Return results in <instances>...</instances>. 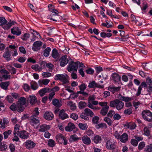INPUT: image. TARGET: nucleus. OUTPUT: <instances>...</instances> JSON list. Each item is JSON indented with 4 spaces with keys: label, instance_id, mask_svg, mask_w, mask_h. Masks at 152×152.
I'll return each instance as SVG.
<instances>
[{
    "label": "nucleus",
    "instance_id": "obj_18",
    "mask_svg": "<svg viewBox=\"0 0 152 152\" xmlns=\"http://www.w3.org/2000/svg\"><path fill=\"white\" fill-rule=\"evenodd\" d=\"M3 56L7 61H9L11 59L10 52L7 48L6 49V51L3 54Z\"/></svg>",
    "mask_w": 152,
    "mask_h": 152
},
{
    "label": "nucleus",
    "instance_id": "obj_24",
    "mask_svg": "<svg viewBox=\"0 0 152 152\" xmlns=\"http://www.w3.org/2000/svg\"><path fill=\"white\" fill-rule=\"evenodd\" d=\"M118 98L121 100L125 102H128L131 101L132 99V98H129L128 97H125L119 94L118 96Z\"/></svg>",
    "mask_w": 152,
    "mask_h": 152
},
{
    "label": "nucleus",
    "instance_id": "obj_36",
    "mask_svg": "<svg viewBox=\"0 0 152 152\" xmlns=\"http://www.w3.org/2000/svg\"><path fill=\"white\" fill-rule=\"evenodd\" d=\"M10 109L13 111L17 110L18 112L20 113L22 111H20L18 110V108H17V104L16 105L15 103H13L10 107Z\"/></svg>",
    "mask_w": 152,
    "mask_h": 152
},
{
    "label": "nucleus",
    "instance_id": "obj_21",
    "mask_svg": "<svg viewBox=\"0 0 152 152\" xmlns=\"http://www.w3.org/2000/svg\"><path fill=\"white\" fill-rule=\"evenodd\" d=\"M51 92L50 89L45 88L42 89L39 91V94L41 96H42L44 95L45 93H49Z\"/></svg>",
    "mask_w": 152,
    "mask_h": 152
},
{
    "label": "nucleus",
    "instance_id": "obj_58",
    "mask_svg": "<svg viewBox=\"0 0 152 152\" xmlns=\"http://www.w3.org/2000/svg\"><path fill=\"white\" fill-rule=\"evenodd\" d=\"M131 143L134 146H136L137 145L138 142L136 140L132 139L131 141Z\"/></svg>",
    "mask_w": 152,
    "mask_h": 152
},
{
    "label": "nucleus",
    "instance_id": "obj_61",
    "mask_svg": "<svg viewBox=\"0 0 152 152\" xmlns=\"http://www.w3.org/2000/svg\"><path fill=\"white\" fill-rule=\"evenodd\" d=\"M10 148L11 152H14L15 150V147L12 144H10L9 145Z\"/></svg>",
    "mask_w": 152,
    "mask_h": 152
},
{
    "label": "nucleus",
    "instance_id": "obj_7",
    "mask_svg": "<svg viewBox=\"0 0 152 152\" xmlns=\"http://www.w3.org/2000/svg\"><path fill=\"white\" fill-rule=\"evenodd\" d=\"M68 75L66 74L65 75L58 74L55 76L54 79L55 80H59L64 83H66L68 82Z\"/></svg>",
    "mask_w": 152,
    "mask_h": 152
},
{
    "label": "nucleus",
    "instance_id": "obj_57",
    "mask_svg": "<svg viewBox=\"0 0 152 152\" xmlns=\"http://www.w3.org/2000/svg\"><path fill=\"white\" fill-rule=\"evenodd\" d=\"M7 148V146L5 144L2 145L1 143H0V150L1 151L5 150Z\"/></svg>",
    "mask_w": 152,
    "mask_h": 152
},
{
    "label": "nucleus",
    "instance_id": "obj_22",
    "mask_svg": "<svg viewBox=\"0 0 152 152\" xmlns=\"http://www.w3.org/2000/svg\"><path fill=\"white\" fill-rule=\"evenodd\" d=\"M75 128V126L74 124L69 123L67 126L66 127L65 130L67 131H71L73 129Z\"/></svg>",
    "mask_w": 152,
    "mask_h": 152
},
{
    "label": "nucleus",
    "instance_id": "obj_32",
    "mask_svg": "<svg viewBox=\"0 0 152 152\" xmlns=\"http://www.w3.org/2000/svg\"><path fill=\"white\" fill-rule=\"evenodd\" d=\"M7 21L5 19V18L3 17H0V26L4 27L7 24Z\"/></svg>",
    "mask_w": 152,
    "mask_h": 152
},
{
    "label": "nucleus",
    "instance_id": "obj_27",
    "mask_svg": "<svg viewBox=\"0 0 152 152\" xmlns=\"http://www.w3.org/2000/svg\"><path fill=\"white\" fill-rule=\"evenodd\" d=\"M40 128L39 129V131L40 132H44L49 129L50 128L49 125L45 124H43L40 126Z\"/></svg>",
    "mask_w": 152,
    "mask_h": 152
},
{
    "label": "nucleus",
    "instance_id": "obj_12",
    "mask_svg": "<svg viewBox=\"0 0 152 152\" xmlns=\"http://www.w3.org/2000/svg\"><path fill=\"white\" fill-rule=\"evenodd\" d=\"M25 145L27 149H30L34 147L35 144L32 141L28 140L25 142Z\"/></svg>",
    "mask_w": 152,
    "mask_h": 152
},
{
    "label": "nucleus",
    "instance_id": "obj_34",
    "mask_svg": "<svg viewBox=\"0 0 152 152\" xmlns=\"http://www.w3.org/2000/svg\"><path fill=\"white\" fill-rule=\"evenodd\" d=\"M15 23L14 21L10 20L6 26L4 27V28L5 29H8L10 28L11 26L14 25Z\"/></svg>",
    "mask_w": 152,
    "mask_h": 152
},
{
    "label": "nucleus",
    "instance_id": "obj_11",
    "mask_svg": "<svg viewBox=\"0 0 152 152\" xmlns=\"http://www.w3.org/2000/svg\"><path fill=\"white\" fill-rule=\"evenodd\" d=\"M42 44V42L40 41H36L33 45L32 49L34 51H37L40 49V47Z\"/></svg>",
    "mask_w": 152,
    "mask_h": 152
},
{
    "label": "nucleus",
    "instance_id": "obj_50",
    "mask_svg": "<svg viewBox=\"0 0 152 152\" xmlns=\"http://www.w3.org/2000/svg\"><path fill=\"white\" fill-rule=\"evenodd\" d=\"M146 152H151L152 151V147L151 144L149 145L146 146V148L144 150Z\"/></svg>",
    "mask_w": 152,
    "mask_h": 152
},
{
    "label": "nucleus",
    "instance_id": "obj_40",
    "mask_svg": "<svg viewBox=\"0 0 152 152\" xmlns=\"http://www.w3.org/2000/svg\"><path fill=\"white\" fill-rule=\"evenodd\" d=\"M80 118L85 120L88 121L89 120V118L86 114L84 112L81 113L80 115Z\"/></svg>",
    "mask_w": 152,
    "mask_h": 152
},
{
    "label": "nucleus",
    "instance_id": "obj_37",
    "mask_svg": "<svg viewBox=\"0 0 152 152\" xmlns=\"http://www.w3.org/2000/svg\"><path fill=\"white\" fill-rule=\"evenodd\" d=\"M31 68L36 71H41L42 68V66L40 67L38 64L33 65L31 66Z\"/></svg>",
    "mask_w": 152,
    "mask_h": 152
},
{
    "label": "nucleus",
    "instance_id": "obj_30",
    "mask_svg": "<svg viewBox=\"0 0 152 152\" xmlns=\"http://www.w3.org/2000/svg\"><path fill=\"white\" fill-rule=\"evenodd\" d=\"M109 108V106H106L104 107H103L100 111V114L103 116L106 115L108 111Z\"/></svg>",
    "mask_w": 152,
    "mask_h": 152
},
{
    "label": "nucleus",
    "instance_id": "obj_52",
    "mask_svg": "<svg viewBox=\"0 0 152 152\" xmlns=\"http://www.w3.org/2000/svg\"><path fill=\"white\" fill-rule=\"evenodd\" d=\"M48 144L49 146L53 147L55 145V142L53 140L50 139L48 141Z\"/></svg>",
    "mask_w": 152,
    "mask_h": 152
},
{
    "label": "nucleus",
    "instance_id": "obj_28",
    "mask_svg": "<svg viewBox=\"0 0 152 152\" xmlns=\"http://www.w3.org/2000/svg\"><path fill=\"white\" fill-rule=\"evenodd\" d=\"M10 84L9 81L2 82L0 83V86L3 89L5 90H7L8 87Z\"/></svg>",
    "mask_w": 152,
    "mask_h": 152
},
{
    "label": "nucleus",
    "instance_id": "obj_44",
    "mask_svg": "<svg viewBox=\"0 0 152 152\" xmlns=\"http://www.w3.org/2000/svg\"><path fill=\"white\" fill-rule=\"evenodd\" d=\"M79 128L82 130H85L88 127L87 126L86 124H83L81 123H80L78 125Z\"/></svg>",
    "mask_w": 152,
    "mask_h": 152
},
{
    "label": "nucleus",
    "instance_id": "obj_13",
    "mask_svg": "<svg viewBox=\"0 0 152 152\" xmlns=\"http://www.w3.org/2000/svg\"><path fill=\"white\" fill-rule=\"evenodd\" d=\"M18 135L23 139H26L29 136V134L26 131L23 130L18 133Z\"/></svg>",
    "mask_w": 152,
    "mask_h": 152
},
{
    "label": "nucleus",
    "instance_id": "obj_56",
    "mask_svg": "<svg viewBox=\"0 0 152 152\" xmlns=\"http://www.w3.org/2000/svg\"><path fill=\"white\" fill-rule=\"evenodd\" d=\"M19 126L17 124L15 125L14 129V134L15 135L17 134V132H18Z\"/></svg>",
    "mask_w": 152,
    "mask_h": 152
},
{
    "label": "nucleus",
    "instance_id": "obj_31",
    "mask_svg": "<svg viewBox=\"0 0 152 152\" xmlns=\"http://www.w3.org/2000/svg\"><path fill=\"white\" fill-rule=\"evenodd\" d=\"M53 104L55 106L59 107L61 105V101L56 99H54L52 101Z\"/></svg>",
    "mask_w": 152,
    "mask_h": 152
},
{
    "label": "nucleus",
    "instance_id": "obj_3",
    "mask_svg": "<svg viewBox=\"0 0 152 152\" xmlns=\"http://www.w3.org/2000/svg\"><path fill=\"white\" fill-rule=\"evenodd\" d=\"M95 99V96H90L88 98V106L90 108L96 110H99L100 108L94 106V105H97L99 104L98 101L94 100Z\"/></svg>",
    "mask_w": 152,
    "mask_h": 152
},
{
    "label": "nucleus",
    "instance_id": "obj_19",
    "mask_svg": "<svg viewBox=\"0 0 152 152\" xmlns=\"http://www.w3.org/2000/svg\"><path fill=\"white\" fill-rule=\"evenodd\" d=\"M88 87L90 88L98 87L102 88L103 87V86H101L99 84L96 83L94 81H93L91 82L90 83L88 86Z\"/></svg>",
    "mask_w": 152,
    "mask_h": 152
},
{
    "label": "nucleus",
    "instance_id": "obj_1",
    "mask_svg": "<svg viewBox=\"0 0 152 152\" xmlns=\"http://www.w3.org/2000/svg\"><path fill=\"white\" fill-rule=\"evenodd\" d=\"M142 87L147 88L148 91L150 93H152V81L149 77L146 78V82L145 81L142 82L139 87L137 93L136 94L137 96H139L140 94Z\"/></svg>",
    "mask_w": 152,
    "mask_h": 152
},
{
    "label": "nucleus",
    "instance_id": "obj_38",
    "mask_svg": "<svg viewBox=\"0 0 152 152\" xmlns=\"http://www.w3.org/2000/svg\"><path fill=\"white\" fill-rule=\"evenodd\" d=\"M31 88L33 90H36L38 87L37 83L34 81L31 82Z\"/></svg>",
    "mask_w": 152,
    "mask_h": 152
},
{
    "label": "nucleus",
    "instance_id": "obj_43",
    "mask_svg": "<svg viewBox=\"0 0 152 152\" xmlns=\"http://www.w3.org/2000/svg\"><path fill=\"white\" fill-rule=\"evenodd\" d=\"M143 131L144 132V134L147 136H149L150 135V131L149 129L147 127H144Z\"/></svg>",
    "mask_w": 152,
    "mask_h": 152
},
{
    "label": "nucleus",
    "instance_id": "obj_62",
    "mask_svg": "<svg viewBox=\"0 0 152 152\" xmlns=\"http://www.w3.org/2000/svg\"><path fill=\"white\" fill-rule=\"evenodd\" d=\"M55 93L54 92L52 91L49 94L48 98L49 100L51 101L52 100L54 95H55Z\"/></svg>",
    "mask_w": 152,
    "mask_h": 152
},
{
    "label": "nucleus",
    "instance_id": "obj_14",
    "mask_svg": "<svg viewBox=\"0 0 152 152\" xmlns=\"http://www.w3.org/2000/svg\"><path fill=\"white\" fill-rule=\"evenodd\" d=\"M44 118L45 119L49 121L52 120L54 118V115L51 112L47 111L44 114Z\"/></svg>",
    "mask_w": 152,
    "mask_h": 152
},
{
    "label": "nucleus",
    "instance_id": "obj_59",
    "mask_svg": "<svg viewBox=\"0 0 152 152\" xmlns=\"http://www.w3.org/2000/svg\"><path fill=\"white\" fill-rule=\"evenodd\" d=\"M119 31L121 32L120 34V35L122 37V38H121V40L123 41H125V40L124 39V31H123L121 30H120Z\"/></svg>",
    "mask_w": 152,
    "mask_h": 152
},
{
    "label": "nucleus",
    "instance_id": "obj_26",
    "mask_svg": "<svg viewBox=\"0 0 152 152\" xmlns=\"http://www.w3.org/2000/svg\"><path fill=\"white\" fill-rule=\"evenodd\" d=\"M56 138L58 142L60 144H62L64 141L65 137L62 134H58L56 135Z\"/></svg>",
    "mask_w": 152,
    "mask_h": 152
},
{
    "label": "nucleus",
    "instance_id": "obj_9",
    "mask_svg": "<svg viewBox=\"0 0 152 152\" xmlns=\"http://www.w3.org/2000/svg\"><path fill=\"white\" fill-rule=\"evenodd\" d=\"M39 123V118L35 115H32L30 117V123L33 126L37 125Z\"/></svg>",
    "mask_w": 152,
    "mask_h": 152
},
{
    "label": "nucleus",
    "instance_id": "obj_63",
    "mask_svg": "<svg viewBox=\"0 0 152 152\" xmlns=\"http://www.w3.org/2000/svg\"><path fill=\"white\" fill-rule=\"evenodd\" d=\"M86 72L88 74H92L94 72V70L91 68H89L86 71Z\"/></svg>",
    "mask_w": 152,
    "mask_h": 152
},
{
    "label": "nucleus",
    "instance_id": "obj_42",
    "mask_svg": "<svg viewBox=\"0 0 152 152\" xmlns=\"http://www.w3.org/2000/svg\"><path fill=\"white\" fill-rule=\"evenodd\" d=\"M51 51L50 48L48 47L46 48L44 50L43 55L45 57H48L49 56L50 52Z\"/></svg>",
    "mask_w": 152,
    "mask_h": 152
},
{
    "label": "nucleus",
    "instance_id": "obj_6",
    "mask_svg": "<svg viewBox=\"0 0 152 152\" xmlns=\"http://www.w3.org/2000/svg\"><path fill=\"white\" fill-rule=\"evenodd\" d=\"M78 63H79V61H77L76 62H74L73 61H71L69 63V65L67 67V70L69 72L74 71H77Z\"/></svg>",
    "mask_w": 152,
    "mask_h": 152
},
{
    "label": "nucleus",
    "instance_id": "obj_55",
    "mask_svg": "<svg viewBox=\"0 0 152 152\" xmlns=\"http://www.w3.org/2000/svg\"><path fill=\"white\" fill-rule=\"evenodd\" d=\"M104 120L107 123L109 126H111V125L112 121H111V120L108 118L107 117H105L104 119Z\"/></svg>",
    "mask_w": 152,
    "mask_h": 152
},
{
    "label": "nucleus",
    "instance_id": "obj_60",
    "mask_svg": "<svg viewBox=\"0 0 152 152\" xmlns=\"http://www.w3.org/2000/svg\"><path fill=\"white\" fill-rule=\"evenodd\" d=\"M145 146V142H143L140 143L138 145V149L140 150L142 149Z\"/></svg>",
    "mask_w": 152,
    "mask_h": 152
},
{
    "label": "nucleus",
    "instance_id": "obj_53",
    "mask_svg": "<svg viewBox=\"0 0 152 152\" xmlns=\"http://www.w3.org/2000/svg\"><path fill=\"white\" fill-rule=\"evenodd\" d=\"M70 118L75 120H76L78 119V115L75 113H72L70 115Z\"/></svg>",
    "mask_w": 152,
    "mask_h": 152
},
{
    "label": "nucleus",
    "instance_id": "obj_51",
    "mask_svg": "<svg viewBox=\"0 0 152 152\" xmlns=\"http://www.w3.org/2000/svg\"><path fill=\"white\" fill-rule=\"evenodd\" d=\"M79 88L80 91H84L86 88V85L84 84L83 83L80 85L79 86Z\"/></svg>",
    "mask_w": 152,
    "mask_h": 152
},
{
    "label": "nucleus",
    "instance_id": "obj_35",
    "mask_svg": "<svg viewBox=\"0 0 152 152\" xmlns=\"http://www.w3.org/2000/svg\"><path fill=\"white\" fill-rule=\"evenodd\" d=\"M79 139V138L77 137V135L76 134H73L70 136L69 139V141L70 142H73L77 141Z\"/></svg>",
    "mask_w": 152,
    "mask_h": 152
},
{
    "label": "nucleus",
    "instance_id": "obj_46",
    "mask_svg": "<svg viewBox=\"0 0 152 152\" xmlns=\"http://www.w3.org/2000/svg\"><path fill=\"white\" fill-rule=\"evenodd\" d=\"M12 132L11 130H9L7 131L4 132L3 133L4 137L5 139H7Z\"/></svg>",
    "mask_w": 152,
    "mask_h": 152
},
{
    "label": "nucleus",
    "instance_id": "obj_33",
    "mask_svg": "<svg viewBox=\"0 0 152 152\" xmlns=\"http://www.w3.org/2000/svg\"><path fill=\"white\" fill-rule=\"evenodd\" d=\"M84 112L87 115L92 117L94 115V113L91 110L88 108H86L84 110Z\"/></svg>",
    "mask_w": 152,
    "mask_h": 152
},
{
    "label": "nucleus",
    "instance_id": "obj_25",
    "mask_svg": "<svg viewBox=\"0 0 152 152\" xmlns=\"http://www.w3.org/2000/svg\"><path fill=\"white\" fill-rule=\"evenodd\" d=\"M120 139L122 142H126L128 139V137L127 134L126 133H124L120 136Z\"/></svg>",
    "mask_w": 152,
    "mask_h": 152
},
{
    "label": "nucleus",
    "instance_id": "obj_23",
    "mask_svg": "<svg viewBox=\"0 0 152 152\" xmlns=\"http://www.w3.org/2000/svg\"><path fill=\"white\" fill-rule=\"evenodd\" d=\"M11 32L14 34L19 35L21 34V31L18 27L12 28L11 29Z\"/></svg>",
    "mask_w": 152,
    "mask_h": 152
},
{
    "label": "nucleus",
    "instance_id": "obj_17",
    "mask_svg": "<svg viewBox=\"0 0 152 152\" xmlns=\"http://www.w3.org/2000/svg\"><path fill=\"white\" fill-rule=\"evenodd\" d=\"M27 101L31 104L33 105L37 102V98L34 95H30L27 98Z\"/></svg>",
    "mask_w": 152,
    "mask_h": 152
},
{
    "label": "nucleus",
    "instance_id": "obj_41",
    "mask_svg": "<svg viewBox=\"0 0 152 152\" xmlns=\"http://www.w3.org/2000/svg\"><path fill=\"white\" fill-rule=\"evenodd\" d=\"M101 137L99 135H96L94 138V141L96 144L101 142Z\"/></svg>",
    "mask_w": 152,
    "mask_h": 152
},
{
    "label": "nucleus",
    "instance_id": "obj_20",
    "mask_svg": "<svg viewBox=\"0 0 152 152\" xmlns=\"http://www.w3.org/2000/svg\"><path fill=\"white\" fill-rule=\"evenodd\" d=\"M82 140L83 143L87 145H89L91 143L90 138L87 136H84L82 137Z\"/></svg>",
    "mask_w": 152,
    "mask_h": 152
},
{
    "label": "nucleus",
    "instance_id": "obj_8",
    "mask_svg": "<svg viewBox=\"0 0 152 152\" xmlns=\"http://www.w3.org/2000/svg\"><path fill=\"white\" fill-rule=\"evenodd\" d=\"M116 142H114L113 143L110 140H109L107 141L105 147L107 149L109 150L115 149L116 147Z\"/></svg>",
    "mask_w": 152,
    "mask_h": 152
},
{
    "label": "nucleus",
    "instance_id": "obj_29",
    "mask_svg": "<svg viewBox=\"0 0 152 152\" xmlns=\"http://www.w3.org/2000/svg\"><path fill=\"white\" fill-rule=\"evenodd\" d=\"M121 87L118 86L117 87H115L114 86H109L108 88V90L111 92L115 93L119 91Z\"/></svg>",
    "mask_w": 152,
    "mask_h": 152
},
{
    "label": "nucleus",
    "instance_id": "obj_47",
    "mask_svg": "<svg viewBox=\"0 0 152 152\" xmlns=\"http://www.w3.org/2000/svg\"><path fill=\"white\" fill-rule=\"evenodd\" d=\"M132 109L131 108H128L125 109L124 111V113L126 115H130L132 113Z\"/></svg>",
    "mask_w": 152,
    "mask_h": 152
},
{
    "label": "nucleus",
    "instance_id": "obj_2",
    "mask_svg": "<svg viewBox=\"0 0 152 152\" xmlns=\"http://www.w3.org/2000/svg\"><path fill=\"white\" fill-rule=\"evenodd\" d=\"M118 99L111 101L110 102V107L116 108L118 110H120L124 107V104Z\"/></svg>",
    "mask_w": 152,
    "mask_h": 152
},
{
    "label": "nucleus",
    "instance_id": "obj_49",
    "mask_svg": "<svg viewBox=\"0 0 152 152\" xmlns=\"http://www.w3.org/2000/svg\"><path fill=\"white\" fill-rule=\"evenodd\" d=\"M30 37V34H29L25 33L21 37V38L23 40H27Z\"/></svg>",
    "mask_w": 152,
    "mask_h": 152
},
{
    "label": "nucleus",
    "instance_id": "obj_48",
    "mask_svg": "<svg viewBox=\"0 0 152 152\" xmlns=\"http://www.w3.org/2000/svg\"><path fill=\"white\" fill-rule=\"evenodd\" d=\"M6 99L10 103H12L13 101V99L11 95H7L6 98Z\"/></svg>",
    "mask_w": 152,
    "mask_h": 152
},
{
    "label": "nucleus",
    "instance_id": "obj_64",
    "mask_svg": "<svg viewBox=\"0 0 152 152\" xmlns=\"http://www.w3.org/2000/svg\"><path fill=\"white\" fill-rule=\"evenodd\" d=\"M26 58L25 57H21L18 59V61L20 62H24L26 60Z\"/></svg>",
    "mask_w": 152,
    "mask_h": 152
},
{
    "label": "nucleus",
    "instance_id": "obj_5",
    "mask_svg": "<svg viewBox=\"0 0 152 152\" xmlns=\"http://www.w3.org/2000/svg\"><path fill=\"white\" fill-rule=\"evenodd\" d=\"M143 118L145 120L149 121H152V114L148 110H143L142 113Z\"/></svg>",
    "mask_w": 152,
    "mask_h": 152
},
{
    "label": "nucleus",
    "instance_id": "obj_15",
    "mask_svg": "<svg viewBox=\"0 0 152 152\" xmlns=\"http://www.w3.org/2000/svg\"><path fill=\"white\" fill-rule=\"evenodd\" d=\"M111 78L115 83H118L121 80L120 76L116 73H114L112 74Z\"/></svg>",
    "mask_w": 152,
    "mask_h": 152
},
{
    "label": "nucleus",
    "instance_id": "obj_10",
    "mask_svg": "<svg viewBox=\"0 0 152 152\" xmlns=\"http://www.w3.org/2000/svg\"><path fill=\"white\" fill-rule=\"evenodd\" d=\"M67 56L65 55L61 58L59 61H60V65L61 66H65L68 63L69 60L67 58Z\"/></svg>",
    "mask_w": 152,
    "mask_h": 152
},
{
    "label": "nucleus",
    "instance_id": "obj_39",
    "mask_svg": "<svg viewBox=\"0 0 152 152\" xmlns=\"http://www.w3.org/2000/svg\"><path fill=\"white\" fill-rule=\"evenodd\" d=\"M52 56L55 58H56L58 57V54L57 50L56 49L54 48L53 49Z\"/></svg>",
    "mask_w": 152,
    "mask_h": 152
},
{
    "label": "nucleus",
    "instance_id": "obj_45",
    "mask_svg": "<svg viewBox=\"0 0 152 152\" xmlns=\"http://www.w3.org/2000/svg\"><path fill=\"white\" fill-rule=\"evenodd\" d=\"M79 108L80 109H83L87 106L86 103L85 102H80L79 103Z\"/></svg>",
    "mask_w": 152,
    "mask_h": 152
},
{
    "label": "nucleus",
    "instance_id": "obj_4",
    "mask_svg": "<svg viewBox=\"0 0 152 152\" xmlns=\"http://www.w3.org/2000/svg\"><path fill=\"white\" fill-rule=\"evenodd\" d=\"M26 102V99L24 97H20L17 102V108L20 111H23L25 109L24 105Z\"/></svg>",
    "mask_w": 152,
    "mask_h": 152
},
{
    "label": "nucleus",
    "instance_id": "obj_16",
    "mask_svg": "<svg viewBox=\"0 0 152 152\" xmlns=\"http://www.w3.org/2000/svg\"><path fill=\"white\" fill-rule=\"evenodd\" d=\"M58 115L59 118L62 120H64L69 118L68 115L65 113L64 110L63 109L60 111Z\"/></svg>",
    "mask_w": 152,
    "mask_h": 152
},
{
    "label": "nucleus",
    "instance_id": "obj_54",
    "mask_svg": "<svg viewBox=\"0 0 152 152\" xmlns=\"http://www.w3.org/2000/svg\"><path fill=\"white\" fill-rule=\"evenodd\" d=\"M99 119V117L95 116L93 118L92 121L94 124H96L97 123Z\"/></svg>",
    "mask_w": 152,
    "mask_h": 152
}]
</instances>
